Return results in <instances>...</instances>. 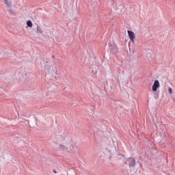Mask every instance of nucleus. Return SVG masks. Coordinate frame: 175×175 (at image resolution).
<instances>
[{
  "label": "nucleus",
  "instance_id": "obj_1",
  "mask_svg": "<svg viewBox=\"0 0 175 175\" xmlns=\"http://www.w3.org/2000/svg\"><path fill=\"white\" fill-rule=\"evenodd\" d=\"M57 139L58 142H61V144H59V148L62 151H66L68 147H72V144H70V142L66 140L65 136L58 135Z\"/></svg>",
  "mask_w": 175,
  "mask_h": 175
},
{
  "label": "nucleus",
  "instance_id": "obj_2",
  "mask_svg": "<svg viewBox=\"0 0 175 175\" xmlns=\"http://www.w3.org/2000/svg\"><path fill=\"white\" fill-rule=\"evenodd\" d=\"M47 64H49V62L47 61V59H43L40 62V64L42 65V66L44 67L45 69L48 70V72H49V73H52V76L55 79H57L58 76V74L57 73V68H55V70H53V71L51 72V66L47 65Z\"/></svg>",
  "mask_w": 175,
  "mask_h": 175
},
{
  "label": "nucleus",
  "instance_id": "obj_3",
  "mask_svg": "<svg viewBox=\"0 0 175 175\" xmlns=\"http://www.w3.org/2000/svg\"><path fill=\"white\" fill-rule=\"evenodd\" d=\"M126 163L129 165V167H135L136 166V159L133 157H129Z\"/></svg>",
  "mask_w": 175,
  "mask_h": 175
},
{
  "label": "nucleus",
  "instance_id": "obj_4",
  "mask_svg": "<svg viewBox=\"0 0 175 175\" xmlns=\"http://www.w3.org/2000/svg\"><path fill=\"white\" fill-rule=\"evenodd\" d=\"M4 3L6 5L8 8V13H13V11L12 10V6L13 5V2L12 0H4Z\"/></svg>",
  "mask_w": 175,
  "mask_h": 175
},
{
  "label": "nucleus",
  "instance_id": "obj_5",
  "mask_svg": "<svg viewBox=\"0 0 175 175\" xmlns=\"http://www.w3.org/2000/svg\"><path fill=\"white\" fill-rule=\"evenodd\" d=\"M159 87H161V85L159 84V81L158 80H155L153 85H152V91L154 92H157V91H158V88H159Z\"/></svg>",
  "mask_w": 175,
  "mask_h": 175
},
{
  "label": "nucleus",
  "instance_id": "obj_6",
  "mask_svg": "<svg viewBox=\"0 0 175 175\" xmlns=\"http://www.w3.org/2000/svg\"><path fill=\"white\" fill-rule=\"evenodd\" d=\"M127 33L129 35L130 40H131L133 43H135V33H133V31L131 30H128Z\"/></svg>",
  "mask_w": 175,
  "mask_h": 175
},
{
  "label": "nucleus",
  "instance_id": "obj_7",
  "mask_svg": "<svg viewBox=\"0 0 175 175\" xmlns=\"http://www.w3.org/2000/svg\"><path fill=\"white\" fill-rule=\"evenodd\" d=\"M111 52L112 54H117L118 51V47H117V45L116 44H111Z\"/></svg>",
  "mask_w": 175,
  "mask_h": 175
},
{
  "label": "nucleus",
  "instance_id": "obj_8",
  "mask_svg": "<svg viewBox=\"0 0 175 175\" xmlns=\"http://www.w3.org/2000/svg\"><path fill=\"white\" fill-rule=\"evenodd\" d=\"M37 33H43V30L40 29L39 26H37Z\"/></svg>",
  "mask_w": 175,
  "mask_h": 175
},
{
  "label": "nucleus",
  "instance_id": "obj_9",
  "mask_svg": "<svg viewBox=\"0 0 175 175\" xmlns=\"http://www.w3.org/2000/svg\"><path fill=\"white\" fill-rule=\"evenodd\" d=\"M27 27H29V28H31V27H32V21H27Z\"/></svg>",
  "mask_w": 175,
  "mask_h": 175
},
{
  "label": "nucleus",
  "instance_id": "obj_10",
  "mask_svg": "<svg viewBox=\"0 0 175 175\" xmlns=\"http://www.w3.org/2000/svg\"><path fill=\"white\" fill-rule=\"evenodd\" d=\"M168 92L172 95V94H173V89H172V88H168Z\"/></svg>",
  "mask_w": 175,
  "mask_h": 175
},
{
  "label": "nucleus",
  "instance_id": "obj_11",
  "mask_svg": "<svg viewBox=\"0 0 175 175\" xmlns=\"http://www.w3.org/2000/svg\"><path fill=\"white\" fill-rule=\"evenodd\" d=\"M53 173H55V174H57V171L55 170H53Z\"/></svg>",
  "mask_w": 175,
  "mask_h": 175
},
{
  "label": "nucleus",
  "instance_id": "obj_12",
  "mask_svg": "<svg viewBox=\"0 0 175 175\" xmlns=\"http://www.w3.org/2000/svg\"><path fill=\"white\" fill-rule=\"evenodd\" d=\"M52 58H55V55H52Z\"/></svg>",
  "mask_w": 175,
  "mask_h": 175
}]
</instances>
